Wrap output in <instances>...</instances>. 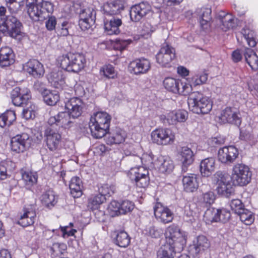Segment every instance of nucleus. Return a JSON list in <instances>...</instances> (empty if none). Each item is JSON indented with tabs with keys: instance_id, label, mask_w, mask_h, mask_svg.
<instances>
[{
	"instance_id": "28",
	"label": "nucleus",
	"mask_w": 258,
	"mask_h": 258,
	"mask_svg": "<svg viewBox=\"0 0 258 258\" xmlns=\"http://www.w3.org/2000/svg\"><path fill=\"white\" fill-rule=\"evenodd\" d=\"M182 184L183 189L187 192H193L199 187L197 175L195 174H187L183 175Z\"/></svg>"
},
{
	"instance_id": "14",
	"label": "nucleus",
	"mask_w": 258,
	"mask_h": 258,
	"mask_svg": "<svg viewBox=\"0 0 258 258\" xmlns=\"http://www.w3.org/2000/svg\"><path fill=\"white\" fill-rule=\"evenodd\" d=\"M153 142L159 145L171 144L174 140V135L169 128H158L151 134Z\"/></svg>"
},
{
	"instance_id": "31",
	"label": "nucleus",
	"mask_w": 258,
	"mask_h": 258,
	"mask_svg": "<svg viewBox=\"0 0 258 258\" xmlns=\"http://www.w3.org/2000/svg\"><path fill=\"white\" fill-rule=\"evenodd\" d=\"M69 188L70 193L74 198L80 197L83 194L82 180L78 176L73 177L70 181Z\"/></svg>"
},
{
	"instance_id": "44",
	"label": "nucleus",
	"mask_w": 258,
	"mask_h": 258,
	"mask_svg": "<svg viewBox=\"0 0 258 258\" xmlns=\"http://www.w3.org/2000/svg\"><path fill=\"white\" fill-rule=\"evenodd\" d=\"M217 185L216 189L220 195L229 198L234 192V189L230 182Z\"/></svg>"
},
{
	"instance_id": "19",
	"label": "nucleus",
	"mask_w": 258,
	"mask_h": 258,
	"mask_svg": "<svg viewBox=\"0 0 258 258\" xmlns=\"http://www.w3.org/2000/svg\"><path fill=\"white\" fill-rule=\"evenodd\" d=\"M150 68V61L144 57L136 59L131 62L128 66L130 72L137 75L147 73Z\"/></svg>"
},
{
	"instance_id": "39",
	"label": "nucleus",
	"mask_w": 258,
	"mask_h": 258,
	"mask_svg": "<svg viewBox=\"0 0 258 258\" xmlns=\"http://www.w3.org/2000/svg\"><path fill=\"white\" fill-rule=\"evenodd\" d=\"M16 119V115L15 111L7 110L0 115V126L4 127L6 125L10 126Z\"/></svg>"
},
{
	"instance_id": "29",
	"label": "nucleus",
	"mask_w": 258,
	"mask_h": 258,
	"mask_svg": "<svg viewBox=\"0 0 258 258\" xmlns=\"http://www.w3.org/2000/svg\"><path fill=\"white\" fill-rule=\"evenodd\" d=\"M188 118V112L184 110H178L170 112L165 116L169 124H176L177 122H183Z\"/></svg>"
},
{
	"instance_id": "63",
	"label": "nucleus",
	"mask_w": 258,
	"mask_h": 258,
	"mask_svg": "<svg viewBox=\"0 0 258 258\" xmlns=\"http://www.w3.org/2000/svg\"><path fill=\"white\" fill-rule=\"evenodd\" d=\"M132 42V40L130 39L122 40L118 39L116 40L115 48L117 49H119L122 51L125 49L127 46Z\"/></svg>"
},
{
	"instance_id": "23",
	"label": "nucleus",
	"mask_w": 258,
	"mask_h": 258,
	"mask_svg": "<svg viewBox=\"0 0 258 258\" xmlns=\"http://www.w3.org/2000/svg\"><path fill=\"white\" fill-rule=\"evenodd\" d=\"M66 108L73 119L79 117L82 113L83 103L82 100L77 97L71 98L65 104Z\"/></svg>"
},
{
	"instance_id": "18",
	"label": "nucleus",
	"mask_w": 258,
	"mask_h": 258,
	"mask_svg": "<svg viewBox=\"0 0 258 258\" xmlns=\"http://www.w3.org/2000/svg\"><path fill=\"white\" fill-rule=\"evenodd\" d=\"M154 212L156 219L164 224L169 223L173 219V213L160 203H156L154 206Z\"/></svg>"
},
{
	"instance_id": "48",
	"label": "nucleus",
	"mask_w": 258,
	"mask_h": 258,
	"mask_svg": "<svg viewBox=\"0 0 258 258\" xmlns=\"http://www.w3.org/2000/svg\"><path fill=\"white\" fill-rule=\"evenodd\" d=\"M216 222H221L226 223L229 221L231 217V214L229 210L225 209H217Z\"/></svg>"
},
{
	"instance_id": "35",
	"label": "nucleus",
	"mask_w": 258,
	"mask_h": 258,
	"mask_svg": "<svg viewBox=\"0 0 258 258\" xmlns=\"http://www.w3.org/2000/svg\"><path fill=\"white\" fill-rule=\"evenodd\" d=\"M49 82L54 87L61 88L65 83V77L62 71H53L48 76Z\"/></svg>"
},
{
	"instance_id": "49",
	"label": "nucleus",
	"mask_w": 258,
	"mask_h": 258,
	"mask_svg": "<svg viewBox=\"0 0 258 258\" xmlns=\"http://www.w3.org/2000/svg\"><path fill=\"white\" fill-rule=\"evenodd\" d=\"M214 178L217 185L230 182L229 175L221 171H217L214 175Z\"/></svg>"
},
{
	"instance_id": "16",
	"label": "nucleus",
	"mask_w": 258,
	"mask_h": 258,
	"mask_svg": "<svg viewBox=\"0 0 258 258\" xmlns=\"http://www.w3.org/2000/svg\"><path fill=\"white\" fill-rule=\"evenodd\" d=\"M238 155V151L234 146H225L219 149L218 159L222 163L230 165L235 161Z\"/></svg>"
},
{
	"instance_id": "11",
	"label": "nucleus",
	"mask_w": 258,
	"mask_h": 258,
	"mask_svg": "<svg viewBox=\"0 0 258 258\" xmlns=\"http://www.w3.org/2000/svg\"><path fill=\"white\" fill-rule=\"evenodd\" d=\"M152 12V7L147 2H142L131 7L130 11L131 20L134 22H140Z\"/></svg>"
},
{
	"instance_id": "22",
	"label": "nucleus",
	"mask_w": 258,
	"mask_h": 258,
	"mask_svg": "<svg viewBox=\"0 0 258 258\" xmlns=\"http://www.w3.org/2000/svg\"><path fill=\"white\" fill-rule=\"evenodd\" d=\"M36 205L35 204H30L28 207L24 208V212L21 215L18 221V224L23 227H27L34 223L36 214Z\"/></svg>"
},
{
	"instance_id": "59",
	"label": "nucleus",
	"mask_w": 258,
	"mask_h": 258,
	"mask_svg": "<svg viewBox=\"0 0 258 258\" xmlns=\"http://www.w3.org/2000/svg\"><path fill=\"white\" fill-rule=\"evenodd\" d=\"M215 200V196L213 192L208 191L203 194L201 200L206 205L210 206L214 203Z\"/></svg>"
},
{
	"instance_id": "62",
	"label": "nucleus",
	"mask_w": 258,
	"mask_h": 258,
	"mask_svg": "<svg viewBox=\"0 0 258 258\" xmlns=\"http://www.w3.org/2000/svg\"><path fill=\"white\" fill-rule=\"evenodd\" d=\"M120 207V203L116 201H113L110 203L109 206V208L111 211L114 213V214L112 215V216L120 215L119 212Z\"/></svg>"
},
{
	"instance_id": "34",
	"label": "nucleus",
	"mask_w": 258,
	"mask_h": 258,
	"mask_svg": "<svg viewBox=\"0 0 258 258\" xmlns=\"http://www.w3.org/2000/svg\"><path fill=\"white\" fill-rule=\"evenodd\" d=\"M27 6L28 14L32 20L38 21L45 19L44 13L41 10L39 4H27Z\"/></svg>"
},
{
	"instance_id": "52",
	"label": "nucleus",
	"mask_w": 258,
	"mask_h": 258,
	"mask_svg": "<svg viewBox=\"0 0 258 258\" xmlns=\"http://www.w3.org/2000/svg\"><path fill=\"white\" fill-rule=\"evenodd\" d=\"M218 213L216 209H208L205 212L204 218L207 223L216 222V216Z\"/></svg>"
},
{
	"instance_id": "33",
	"label": "nucleus",
	"mask_w": 258,
	"mask_h": 258,
	"mask_svg": "<svg viewBox=\"0 0 258 258\" xmlns=\"http://www.w3.org/2000/svg\"><path fill=\"white\" fill-rule=\"evenodd\" d=\"M215 169V159L214 158H207L201 162L200 171L203 176L209 177L214 171Z\"/></svg>"
},
{
	"instance_id": "7",
	"label": "nucleus",
	"mask_w": 258,
	"mask_h": 258,
	"mask_svg": "<svg viewBox=\"0 0 258 258\" xmlns=\"http://www.w3.org/2000/svg\"><path fill=\"white\" fill-rule=\"evenodd\" d=\"M251 175V172L247 166L238 163L233 167L231 178L234 184L244 186L250 182Z\"/></svg>"
},
{
	"instance_id": "36",
	"label": "nucleus",
	"mask_w": 258,
	"mask_h": 258,
	"mask_svg": "<svg viewBox=\"0 0 258 258\" xmlns=\"http://www.w3.org/2000/svg\"><path fill=\"white\" fill-rule=\"evenodd\" d=\"M218 18L222 24L221 29L224 31L235 26V19L230 14H226L225 12H221L218 15Z\"/></svg>"
},
{
	"instance_id": "47",
	"label": "nucleus",
	"mask_w": 258,
	"mask_h": 258,
	"mask_svg": "<svg viewBox=\"0 0 258 258\" xmlns=\"http://www.w3.org/2000/svg\"><path fill=\"white\" fill-rule=\"evenodd\" d=\"M22 178L28 186H32L37 182L38 176L36 173L25 172L22 174Z\"/></svg>"
},
{
	"instance_id": "37",
	"label": "nucleus",
	"mask_w": 258,
	"mask_h": 258,
	"mask_svg": "<svg viewBox=\"0 0 258 258\" xmlns=\"http://www.w3.org/2000/svg\"><path fill=\"white\" fill-rule=\"evenodd\" d=\"M244 56L245 61L252 70H256L258 69V56L253 50L245 48Z\"/></svg>"
},
{
	"instance_id": "54",
	"label": "nucleus",
	"mask_w": 258,
	"mask_h": 258,
	"mask_svg": "<svg viewBox=\"0 0 258 258\" xmlns=\"http://www.w3.org/2000/svg\"><path fill=\"white\" fill-rule=\"evenodd\" d=\"M208 79V74L203 73L201 74L196 75L191 78V83L196 86L205 84Z\"/></svg>"
},
{
	"instance_id": "9",
	"label": "nucleus",
	"mask_w": 258,
	"mask_h": 258,
	"mask_svg": "<svg viewBox=\"0 0 258 258\" xmlns=\"http://www.w3.org/2000/svg\"><path fill=\"white\" fill-rule=\"evenodd\" d=\"M76 13L79 15V26L82 31L92 29L96 20V12L93 8H80Z\"/></svg>"
},
{
	"instance_id": "40",
	"label": "nucleus",
	"mask_w": 258,
	"mask_h": 258,
	"mask_svg": "<svg viewBox=\"0 0 258 258\" xmlns=\"http://www.w3.org/2000/svg\"><path fill=\"white\" fill-rule=\"evenodd\" d=\"M42 96L44 101L50 106L55 105L59 99V96L56 91L45 90Z\"/></svg>"
},
{
	"instance_id": "12",
	"label": "nucleus",
	"mask_w": 258,
	"mask_h": 258,
	"mask_svg": "<svg viewBox=\"0 0 258 258\" xmlns=\"http://www.w3.org/2000/svg\"><path fill=\"white\" fill-rule=\"evenodd\" d=\"M31 142L32 139L28 134H18L11 139V149L17 153L23 152L30 147Z\"/></svg>"
},
{
	"instance_id": "13",
	"label": "nucleus",
	"mask_w": 258,
	"mask_h": 258,
	"mask_svg": "<svg viewBox=\"0 0 258 258\" xmlns=\"http://www.w3.org/2000/svg\"><path fill=\"white\" fill-rule=\"evenodd\" d=\"M61 136L55 128L47 127L44 133V141L48 149L52 152L56 151L59 147Z\"/></svg>"
},
{
	"instance_id": "61",
	"label": "nucleus",
	"mask_w": 258,
	"mask_h": 258,
	"mask_svg": "<svg viewBox=\"0 0 258 258\" xmlns=\"http://www.w3.org/2000/svg\"><path fill=\"white\" fill-rule=\"evenodd\" d=\"M24 0H6L7 6L9 9L15 12L18 11L20 7L21 6V3L24 2Z\"/></svg>"
},
{
	"instance_id": "20",
	"label": "nucleus",
	"mask_w": 258,
	"mask_h": 258,
	"mask_svg": "<svg viewBox=\"0 0 258 258\" xmlns=\"http://www.w3.org/2000/svg\"><path fill=\"white\" fill-rule=\"evenodd\" d=\"M103 11L106 16L118 15L124 9L123 0H111L105 3Z\"/></svg>"
},
{
	"instance_id": "55",
	"label": "nucleus",
	"mask_w": 258,
	"mask_h": 258,
	"mask_svg": "<svg viewBox=\"0 0 258 258\" xmlns=\"http://www.w3.org/2000/svg\"><path fill=\"white\" fill-rule=\"evenodd\" d=\"M70 28V24L68 22H63L60 25L58 24L56 28V32L58 35L67 36L69 34V29Z\"/></svg>"
},
{
	"instance_id": "3",
	"label": "nucleus",
	"mask_w": 258,
	"mask_h": 258,
	"mask_svg": "<svg viewBox=\"0 0 258 258\" xmlns=\"http://www.w3.org/2000/svg\"><path fill=\"white\" fill-rule=\"evenodd\" d=\"M111 118L110 115L103 111L97 112L91 117L89 126L94 138H102L107 133Z\"/></svg>"
},
{
	"instance_id": "6",
	"label": "nucleus",
	"mask_w": 258,
	"mask_h": 258,
	"mask_svg": "<svg viewBox=\"0 0 258 258\" xmlns=\"http://www.w3.org/2000/svg\"><path fill=\"white\" fill-rule=\"evenodd\" d=\"M153 155L145 154L142 158H138L140 161L145 160L146 165L151 166L152 164L159 169V170L163 173H170L174 168L173 162L170 158L166 156H159L157 160L154 162Z\"/></svg>"
},
{
	"instance_id": "38",
	"label": "nucleus",
	"mask_w": 258,
	"mask_h": 258,
	"mask_svg": "<svg viewBox=\"0 0 258 258\" xmlns=\"http://www.w3.org/2000/svg\"><path fill=\"white\" fill-rule=\"evenodd\" d=\"M131 242V238L128 234L124 231L118 232L114 239V242L115 244L120 247H126Z\"/></svg>"
},
{
	"instance_id": "42",
	"label": "nucleus",
	"mask_w": 258,
	"mask_h": 258,
	"mask_svg": "<svg viewBox=\"0 0 258 258\" xmlns=\"http://www.w3.org/2000/svg\"><path fill=\"white\" fill-rule=\"evenodd\" d=\"M41 202L46 208L52 209L57 203L53 191L49 190L44 193L41 196Z\"/></svg>"
},
{
	"instance_id": "57",
	"label": "nucleus",
	"mask_w": 258,
	"mask_h": 258,
	"mask_svg": "<svg viewBox=\"0 0 258 258\" xmlns=\"http://www.w3.org/2000/svg\"><path fill=\"white\" fill-rule=\"evenodd\" d=\"M134 208V204L132 202L125 200L120 203V215L125 214L131 212Z\"/></svg>"
},
{
	"instance_id": "4",
	"label": "nucleus",
	"mask_w": 258,
	"mask_h": 258,
	"mask_svg": "<svg viewBox=\"0 0 258 258\" xmlns=\"http://www.w3.org/2000/svg\"><path fill=\"white\" fill-rule=\"evenodd\" d=\"M187 99L189 108L197 114H207L212 108L211 99L200 92L189 93Z\"/></svg>"
},
{
	"instance_id": "17",
	"label": "nucleus",
	"mask_w": 258,
	"mask_h": 258,
	"mask_svg": "<svg viewBox=\"0 0 258 258\" xmlns=\"http://www.w3.org/2000/svg\"><path fill=\"white\" fill-rule=\"evenodd\" d=\"M175 57V49L168 44L162 46L156 56L157 62L163 67H167Z\"/></svg>"
},
{
	"instance_id": "15",
	"label": "nucleus",
	"mask_w": 258,
	"mask_h": 258,
	"mask_svg": "<svg viewBox=\"0 0 258 258\" xmlns=\"http://www.w3.org/2000/svg\"><path fill=\"white\" fill-rule=\"evenodd\" d=\"M210 247V243L207 237L204 235H200L197 237L190 250L194 256L204 258L209 253Z\"/></svg>"
},
{
	"instance_id": "26",
	"label": "nucleus",
	"mask_w": 258,
	"mask_h": 258,
	"mask_svg": "<svg viewBox=\"0 0 258 258\" xmlns=\"http://www.w3.org/2000/svg\"><path fill=\"white\" fill-rule=\"evenodd\" d=\"M239 115V113L231 107H226L222 111L220 119L224 123H229L238 126L241 122V119Z\"/></svg>"
},
{
	"instance_id": "43",
	"label": "nucleus",
	"mask_w": 258,
	"mask_h": 258,
	"mask_svg": "<svg viewBox=\"0 0 258 258\" xmlns=\"http://www.w3.org/2000/svg\"><path fill=\"white\" fill-rule=\"evenodd\" d=\"M57 126L69 128L71 127L74 124L72 120V116L69 113L61 112L58 113Z\"/></svg>"
},
{
	"instance_id": "51",
	"label": "nucleus",
	"mask_w": 258,
	"mask_h": 258,
	"mask_svg": "<svg viewBox=\"0 0 258 258\" xmlns=\"http://www.w3.org/2000/svg\"><path fill=\"white\" fill-rule=\"evenodd\" d=\"M100 74L108 79H113L116 76L114 68L110 64L102 67L100 69Z\"/></svg>"
},
{
	"instance_id": "46",
	"label": "nucleus",
	"mask_w": 258,
	"mask_h": 258,
	"mask_svg": "<svg viewBox=\"0 0 258 258\" xmlns=\"http://www.w3.org/2000/svg\"><path fill=\"white\" fill-rule=\"evenodd\" d=\"M106 200V198L103 197L99 193L89 200L88 207L92 210L96 209L99 205L103 203Z\"/></svg>"
},
{
	"instance_id": "25",
	"label": "nucleus",
	"mask_w": 258,
	"mask_h": 258,
	"mask_svg": "<svg viewBox=\"0 0 258 258\" xmlns=\"http://www.w3.org/2000/svg\"><path fill=\"white\" fill-rule=\"evenodd\" d=\"M182 161V171L185 172L188 167L191 165L195 160V153L188 147L184 146L179 151Z\"/></svg>"
},
{
	"instance_id": "30",
	"label": "nucleus",
	"mask_w": 258,
	"mask_h": 258,
	"mask_svg": "<svg viewBox=\"0 0 258 258\" xmlns=\"http://www.w3.org/2000/svg\"><path fill=\"white\" fill-rule=\"evenodd\" d=\"M121 25V18L113 17L110 20L104 22V29L108 35L118 34L120 33L119 27Z\"/></svg>"
},
{
	"instance_id": "24",
	"label": "nucleus",
	"mask_w": 258,
	"mask_h": 258,
	"mask_svg": "<svg viewBox=\"0 0 258 258\" xmlns=\"http://www.w3.org/2000/svg\"><path fill=\"white\" fill-rule=\"evenodd\" d=\"M24 69L35 78L42 77L44 74L43 65L36 59H30L24 66Z\"/></svg>"
},
{
	"instance_id": "27",
	"label": "nucleus",
	"mask_w": 258,
	"mask_h": 258,
	"mask_svg": "<svg viewBox=\"0 0 258 258\" xmlns=\"http://www.w3.org/2000/svg\"><path fill=\"white\" fill-rule=\"evenodd\" d=\"M15 62V54L11 48L5 46L0 49V66L8 67Z\"/></svg>"
},
{
	"instance_id": "21",
	"label": "nucleus",
	"mask_w": 258,
	"mask_h": 258,
	"mask_svg": "<svg viewBox=\"0 0 258 258\" xmlns=\"http://www.w3.org/2000/svg\"><path fill=\"white\" fill-rule=\"evenodd\" d=\"M29 91L21 89L20 87H15L11 92V98L15 106H23L26 104L30 98Z\"/></svg>"
},
{
	"instance_id": "10",
	"label": "nucleus",
	"mask_w": 258,
	"mask_h": 258,
	"mask_svg": "<svg viewBox=\"0 0 258 258\" xmlns=\"http://www.w3.org/2000/svg\"><path fill=\"white\" fill-rule=\"evenodd\" d=\"M129 176L131 180L134 181L136 185L140 188H145L149 184L148 170L143 166L132 168Z\"/></svg>"
},
{
	"instance_id": "53",
	"label": "nucleus",
	"mask_w": 258,
	"mask_h": 258,
	"mask_svg": "<svg viewBox=\"0 0 258 258\" xmlns=\"http://www.w3.org/2000/svg\"><path fill=\"white\" fill-rule=\"evenodd\" d=\"M67 249V245L64 243L56 242L52 244L50 247L52 254L58 255L62 254Z\"/></svg>"
},
{
	"instance_id": "2",
	"label": "nucleus",
	"mask_w": 258,
	"mask_h": 258,
	"mask_svg": "<svg viewBox=\"0 0 258 258\" xmlns=\"http://www.w3.org/2000/svg\"><path fill=\"white\" fill-rule=\"evenodd\" d=\"M6 9L0 7V31L5 36L18 39L21 36V23L14 16L5 17Z\"/></svg>"
},
{
	"instance_id": "60",
	"label": "nucleus",
	"mask_w": 258,
	"mask_h": 258,
	"mask_svg": "<svg viewBox=\"0 0 258 258\" xmlns=\"http://www.w3.org/2000/svg\"><path fill=\"white\" fill-rule=\"evenodd\" d=\"M48 19L45 22V26L46 29L49 31L56 30V25L57 21L56 18L53 16L49 15L46 17Z\"/></svg>"
},
{
	"instance_id": "41",
	"label": "nucleus",
	"mask_w": 258,
	"mask_h": 258,
	"mask_svg": "<svg viewBox=\"0 0 258 258\" xmlns=\"http://www.w3.org/2000/svg\"><path fill=\"white\" fill-rule=\"evenodd\" d=\"M125 137L126 134L125 132L118 128L116 130L114 134L112 135H109L107 143L109 145L119 144L124 141Z\"/></svg>"
},
{
	"instance_id": "58",
	"label": "nucleus",
	"mask_w": 258,
	"mask_h": 258,
	"mask_svg": "<svg viewBox=\"0 0 258 258\" xmlns=\"http://www.w3.org/2000/svg\"><path fill=\"white\" fill-rule=\"evenodd\" d=\"M230 206L231 210L237 215L244 209L243 204L239 199L232 200L230 202Z\"/></svg>"
},
{
	"instance_id": "45",
	"label": "nucleus",
	"mask_w": 258,
	"mask_h": 258,
	"mask_svg": "<svg viewBox=\"0 0 258 258\" xmlns=\"http://www.w3.org/2000/svg\"><path fill=\"white\" fill-rule=\"evenodd\" d=\"M238 215L241 222L245 225H250L254 221V218L252 213L246 209L244 208Z\"/></svg>"
},
{
	"instance_id": "1",
	"label": "nucleus",
	"mask_w": 258,
	"mask_h": 258,
	"mask_svg": "<svg viewBox=\"0 0 258 258\" xmlns=\"http://www.w3.org/2000/svg\"><path fill=\"white\" fill-rule=\"evenodd\" d=\"M166 242L157 252V258H174L176 253L183 249L186 239L180 229L172 225L165 232Z\"/></svg>"
},
{
	"instance_id": "5",
	"label": "nucleus",
	"mask_w": 258,
	"mask_h": 258,
	"mask_svg": "<svg viewBox=\"0 0 258 258\" xmlns=\"http://www.w3.org/2000/svg\"><path fill=\"white\" fill-rule=\"evenodd\" d=\"M59 61L62 69L75 73L82 70L86 62L85 56L79 53H68L60 57Z\"/></svg>"
},
{
	"instance_id": "32",
	"label": "nucleus",
	"mask_w": 258,
	"mask_h": 258,
	"mask_svg": "<svg viewBox=\"0 0 258 258\" xmlns=\"http://www.w3.org/2000/svg\"><path fill=\"white\" fill-rule=\"evenodd\" d=\"M211 9L208 8H202L196 10V14L199 18L200 25L203 29L207 28L211 22Z\"/></svg>"
},
{
	"instance_id": "64",
	"label": "nucleus",
	"mask_w": 258,
	"mask_h": 258,
	"mask_svg": "<svg viewBox=\"0 0 258 258\" xmlns=\"http://www.w3.org/2000/svg\"><path fill=\"white\" fill-rule=\"evenodd\" d=\"M148 233L152 237L158 238L162 234L163 231L155 226H152L149 228Z\"/></svg>"
},
{
	"instance_id": "56",
	"label": "nucleus",
	"mask_w": 258,
	"mask_h": 258,
	"mask_svg": "<svg viewBox=\"0 0 258 258\" xmlns=\"http://www.w3.org/2000/svg\"><path fill=\"white\" fill-rule=\"evenodd\" d=\"M40 8L41 10L44 12L45 15V19H46V17H48L49 14H51L53 11V5L49 2L43 1L40 4Z\"/></svg>"
},
{
	"instance_id": "50",
	"label": "nucleus",
	"mask_w": 258,
	"mask_h": 258,
	"mask_svg": "<svg viewBox=\"0 0 258 258\" xmlns=\"http://www.w3.org/2000/svg\"><path fill=\"white\" fill-rule=\"evenodd\" d=\"M115 190V187L113 185L104 184L101 185L98 189L99 193L106 198L110 197L114 194Z\"/></svg>"
},
{
	"instance_id": "8",
	"label": "nucleus",
	"mask_w": 258,
	"mask_h": 258,
	"mask_svg": "<svg viewBox=\"0 0 258 258\" xmlns=\"http://www.w3.org/2000/svg\"><path fill=\"white\" fill-rule=\"evenodd\" d=\"M165 88L169 92L186 96L191 92L192 85L182 82L181 80L173 78L167 77L163 81Z\"/></svg>"
}]
</instances>
